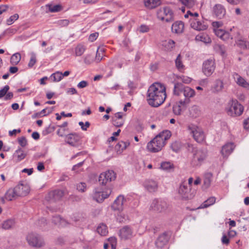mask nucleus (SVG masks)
I'll return each instance as SVG.
<instances>
[{"label": "nucleus", "mask_w": 249, "mask_h": 249, "mask_svg": "<svg viewBox=\"0 0 249 249\" xmlns=\"http://www.w3.org/2000/svg\"><path fill=\"white\" fill-rule=\"evenodd\" d=\"M166 96L165 85L160 83H155L148 89L147 101L150 106L157 107L164 103Z\"/></svg>", "instance_id": "f257e3e1"}, {"label": "nucleus", "mask_w": 249, "mask_h": 249, "mask_svg": "<svg viewBox=\"0 0 249 249\" xmlns=\"http://www.w3.org/2000/svg\"><path fill=\"white\" fill-rule=\"evenodd\" d=\"M173 94L179 98L184 96V99H181L175 104L180 106L182 110L190 103V99L195 96L196 92L194 89L189 87L184 86L180 83H177L174 85Z\"/></svg>", "instance_id": "f03ea898"}, {"label": "nucleus", "mask_w": 249, "mask_h": 249, "mask_svg": "<svg viewBox=\"0 0 249 249\" xmlns=\"http://www.w3.org/2000/svg\"><path fill=\"white\" fill-rule=\"evenodd\" d=\"M171 136V133L169 130L162 131L147 143L146 146L147 150L153 153H157L161 151L165 145L166 141Z\"/></svg>", "instance_id": "7ed1b4c3"}, {"label": "nucleus", "mask_w": 249, "mask_h": 249, "mask_svg": "<svg viewBox=\"0 0 249 249\" xmlns=\"http://www.w3.org/2000/svg\"><path fill=\"white\" fill-rule=\"evenodd\" d=\"M189 17H190L189 19L190 26L192 28L198 31H204L207 29V25L202 19L198 18L197 13H192L190 11H188L184 15V17L188 18Z\"/></svg>", "instance_id": "20e7f679"}, {"label": "nucleus", "mask_w": 249, "mask_h": 249, "mask_svg": "<svg viewBox=\"0 0 249 249\" xmlns=\"http://www.w3.org/2000/svg\"><path fill=\"white\" fill-rule=\"evenodd\" d=\"M228 115L232 117L240 116L243 112V107L236 100L230 101L226 107Z\"/></svg>", "instance_id": "39448f33"}, {"label": "nucleus", "mask_w": 249, "mask_h": 249, "mask_svg": "<svg viewBox=\"0 0 249 249\" xmlns=\"http://www.w3.org/2000/svg\"><path fill=\"white\" fill-rule=\"evenodd\" d=\"M189 134L197 142H202L205 139L204 131L201 127L196 124H190L187 126Z\"/></svg>", "instance_id": "423d86ee"}, {"label": "nucleus", "mask_w": 249, "mask_h": 249, "mask_svg": "<svg viewBox=\"0 0 249 249\" xmlns=\"http://www.w3.org/2000/svg\"><path fill=\"white\" fill-rule=\"evenodd\" d=\"M174 12L170 7L168 6L160 7L157 12V16L160 20L169 22L174 20Z\"/></svg>", "instance_id": "0eeeda50"}, {"label": "nucleus", "mask_w": 249, "mask_h": 249, "mask_svg": "<svg viewBox=\"0 0 249 249\" xmlns=\"http://www.w3.org/2000/svg\"><path fill=\"white\" fill-rule=\"evenodd\" d=\"M111 190L109 188L106 187H99L95 189L93 198L98 202H103L111 194Z\"/></svg>", "instance_id": "6e6552de"}, {"label": "nucleus", "mask_w": 249, "mask_h": 249, "mask_svg": "<svg viewBox=\"0 0 249 249\" xmlns=\"http://www.w3.org/2000/svg\"><path fill=\"white\" fill-rule=\"evenodd\" d=\"M26 240L30 246L36 248H41L45 245L43 238L36 233H29L27 236Z\"/></svg>", "instance_id": "1a4fd4ad"}, {"label": "nucleus", "mask_w": 249, "mask_h": 249, "mask_svg": "<svg viewBox=\"0 0 249 249\" xmlns=\"http://www.w3.org/2000/svg\"><path fill=\"white\" fill-rule=\"evenodd\" d=\"M118 234L121 240L126 241L131 240L135 236V232L131 227L124 226L119 230Z\"/></svg>", "instance_id": "9d476101"}, {"label": "nucleus", "mask_w": 249, "mask_h": 249, "mask_svg": "<svg viewBox=\"0 0 249 249\" xmlns=\"http://www.w3.org/2000/svg\"><path fill=\"white\" fill-rule=\"evenodd\" d=\"M193 153L192 164L194 166H199L205 160L207 152L205 150L196 149L193 150Z\"/></svg>", "instance_id": "9b49d317"}, {"label": "nucleus", "mask_w": 249, "mask_h": 249, "mask_svg": "<svg viewBox=\"0 0 249 249\" xmlns=\"http://www.w3.org/2000/svg\"><path fill=\"white\" fill-rule=\"evenodd\" d=\"M168 207L167 202L161 199H155L151 204L150 208L157 213H163L166 211Z\"/></svg>", "instance_id": "f8f14e48"}, {"label": "nucleus", "mask_w": 249, "mask_h": 249, "mask_svg": "<svg viewBox=\"0 0 249 249\" xmlns=\"http://www.w3.org/2000/svg\"><path fill=\"white\" fill-rule=\"evenodd\" d=\"M215 69V64L213 59L205 61L202 65V72L206 76H210Z\"/></svg>", "instance_id": "ddd939ff"}, {"label": "nucleus", "mask_w": 249, "mask_h": 249, "mask_svg": "<svg viewBox=\"0 0 249 249\" xmlns=\"http://www.w3.org/2000/svg\"><path fill=\"white\" fill-rule=\"evenodd\" d=\"M116 178L115 174L112 170H108L101 173L99 178V182L103 185H106Z\"/></svg>", "instance_id": "4468645a"}, {"label": "nucleus", "mask_w": 249, "mask_h": 249, "mask_svg": "<svg viewBox=\"0 0 249 249\" xmlns=\"http://www.w3.org/2000/svg\"><path fill=\"white\" fill-rule=\"evenodd\" d=\"M126 202V199L122 195L119 196L114 200L111 205V208L114 211H123L124 206Z\"/></svg>", "instance_id": "2eb2a0df"}, {"label": "nucleus", "mask_w": 249, "mask_h": 249, "mask_svg": "<svg viewBox=\"0 0 249 249\" xmlns=\"http://www.w3.org/2000/svg\"><path fill=\"white\" fill-rule=\"evenodd\" d=\"M235 145L233 142H228L223 145L221 150V154L223 158H227L233 152Z\"/></svg>", "instance_id": "dca6fc26"}, {"label": "nucleus", "mask_w": 249, "mask_h": 249, "mask_svg": "<svg viewBox=\"0 0 249 249\" xmlns=\"http://www.w3.org/2000/svg\"><path fill=\"white\" fill-rule=\"evenodd\" d=\"M15 188L19 197L26 196L30 192V187L27 183H19Z\"/></svg>", "instance_id": "f3484780"}, {"label": "nucleus", "mask_w": 249, "mask_h": 249, "mask_svg": "<svg viewBox=\"0 0 249 249\" xmlns=\"http://www.w3.org/2000/svg\"><path fill=\"white\" fill-rule=\"evenodd\" d=\"M80 140V137L78 135L71 133L66 135L65 141L69 144L75 146L78 145Z\"/></svg>", "instance_id": "a211bd4d"}, {"label": "nucleus", "mask_w": 249, "mask_h": 249, "mask_svg": "<svg viewBox=\"0 0 249 249\" xmlns=\"http://www.w3.org/2000/svg\"><path fill=\"white\" fill-rule=\"evenodd\" d=\"M169 237L166 233L160 234L155 241V245L157 248L161 249L168 243Z\"/></svg>", "instance_id": "6ab92c4d"}, {"label": "nucleus", "mask_w": 249, "mask_h": 249, "mask_svg": "<svg viewBox=\"0 0 249 249\" xmlns=\"http://www.w3.org/2000/svg\"><path fill=\"white\" fill-rule=\"evenodd\" d=\"M214 32L217 37L224 41L232 39V37L230 34L224 30L221 29H214Z\"/></svg>", "instance_id": "aec40b11"}, {"label": "nucleus", "mask_w": 249, "mask_h": 249, "mask_svg": "<svg viewBox=\"0 0 249 249\" xmlns=\"http://www.w3.org/2000/svg\"><path fill=\"white\" fill-rule=\"evenodd\" d=\"M213 14L217 18H221L226 14V9L221 4H216L213 8Z\"/></svg>", "instance_id": "412c9836"}, {"label": "nucleus", "mask_w": 249, "mask_h": 249, "mask_svg": "<svg viewBox=\"0 0 249 249\" xmlns=\"http://www.w3.org/2000/svg\"><path fill=\"white\" fill-rule=\"evenodd\" d=\"M233 77L237 85L244 88L249 89V83L238 73H234Z\"/></svg>", "instance_id": "4be33fe9"}, {"label": "nucleus", "mask_w": 249, "mask_h": 249, "mask_svg": "<svg viewBox=\"0 0 249 249\" xmlns=\"http://www.w3.org/2000/svg\"><path fill=\"white\" fill-rule=\"evenodd\" d=\"M144 186L149 192H154L158 190V183L153 179H148L145 182Z\"/></svg>", "instance_id": "5701e85b"}, {"label": "nucleus", "mask_w": 249, "mask_h": 249, "mask_svg": "<svg viewBox=\"0 0 249 249\" xmlns=\"http://www.w3.org/2000/svg\"><path fill=\"white\" fill-rule=\"evenodd\" d=\"M184 25L183 22L180 21L175 22L172 26L171 30L173 33L180 34L183 32Z\"/></svg>", "instance_id": "b1692460"}, {"label": "nucleus", "mask_w": 249, "mask_h": 249, "mask_svg": "<svg viewBox=\"0 0 249 249\" xmlns=\"http://www.w3.org/2000/svg\"><path fill=\"white\" fill-rule=\"evenodd\" d=\"M19 197L15 187L8 190L4 196L5 199L8 201H12Z\"/></svg>", "instance_id": "393cba45"}, {"label": "nucleus", "mask_w": 249, "mask_h": 249, "mask_svg": "<svg viewBox=\"0 0 249 249\" xmlns=\"http://www.w3.org/2000/svg\"><path fill=\"white\" fill-rule=\"evenodd\" d=\"M191 188L187 185V182H183L180 185L178 189V193L183 198H188V194L189 193Z\"/></svg>", "instance_id": "a878e982"}, {"label": "nucleus", "mask_w": 249, "mask_h": 249, "mask_svg": "<svg viewBox=\"0 0 249 249\" xmlns=\"http://www.w3.org/2000/svg\"><path fill=\"white\" fill-rule=\"evenodd\" d=\"M112 123L114 125L117 127L122 126L124 123L122 113H116L112 118Z\"/></svg>", "instance_id": "bb28decb"}, {"label": "nucleus", "mask_w": 249, "mask_h": 249, "mask_svg": "<svg viewBox=\"0 0 249 249\" xmlns=\"http://www.w3.org/2000/svg\"><path fill=\"white\" fill-rule=\"evenodd\" d=\"M195 40L196 41H201L205 44L210 43L211 42V39L209 36L204 33L200 34L197 35L195 37Z\"/></svg>", "instance_id": "cd10ccee"}, {"label": "nucleus", "mask_w": 249, "mask_h": 249, "mask_svg": "<svg viewBox=\"0 0 249 249\" xmlns=\"http://www.w3.org/2000/svg\"><path fill=\"white\" fill-rule=\"evenodd\" d=\"M175 66L178 70L180 72H183L185 70V65L182 61V57L179 54L175 60Z\"/></svg>", "instance_id": "c85d7f7f"}, {"label": "nucleus", "mask_w": 249, "mask_h": 249, "mask_svg": "<svg viewBox=\"0 0 249 249\" xmlns=\"http://www.w3.org/2000/svg\"><path fill=\"white\" fill-rule=\"evenodd\" d=\"M129 145H130V142L128 141H126V142L121 141V142H119L116 145L115 148V149L116 150L117 153L120 154L124 150H125Z\"/></svg>", "instance_id": "c756f323"}, {"label": "nucleus", "mask_w": 249, "mask_h": 249, "mask_svg": "<svg viewBox=\"0 0 249 249\" xmlns=\"http://www.w3.org/2000/svg\"><path fill=\"white\" fill-rule=\"evenodd\" d=\"M175 42L171 39H167L162 41L161 45L163 49L167 51H171L175 47Z\"/></svg>", "instance_id": "7c9ffc66"}, {"label": "nucleus", "mask_w": 249, "mask_h": 249, "mask_svg": "<svg viewBox=\"0 0 249 249\" xmlns=\"http://www.w3.org/2000/svg\"><path fill=\"white\" fill-rule=\"evenodd\" d=\"M160 3V0H144L145 6L149 9L154 8Z\"/></svg>", "instance_id": "2f4dec72"}, {"label": "nucleus", "mask_w": 249, "mask_h": 249, "mask_svg": "<svg viewBox=\"0 0 249 249\" xmlns=\"http://www.w3.org/2000/svg\"><path fill=\"white\" fill-rule=\"evenodd\" d=\"M212 175L211 174L208 173L205 174L202 185V188L203 189H207L210 186L212 181Z\"/></svg>", "instance_id": "473e14b6"}, {"label": "nucleus", "mask_w": 249, "mask_h": 249, "mask_svg": "<svg viewBox=\"0 0 249 249\" xmlns=\"http://www.w3.org/2000/svg\"><path fill=\"white\" fill-rule=\"evenodd\" d=\"M96 231L101 236H106L108 233L107 227L103 223L100 224L98 226Z\"/></svg>", "instance_id": "72a5a7b5"}, {"label": "nucleus", "mask_w": 249, "mask_h": 249, "mask_svg": "<svg viewBox=\"0 0 249 249\" xmlns=\"http://www.w3.org/2000/svg\"><path fill=\"white\" fill-rule=\"evenodd\" d=\"M52 221L54 224L59 226H65L67 224L66 221L59 216H53Z\"/></svg>", "instance_id": "f704fd0d"}, {"label": "nucleus", "mask_w": 249, "mask_h": 249, "mask_svg": "<svg viewBox=\"0 0 249 249\" xmlns=\"http://www.w3.org/2000/svg\"><path fill=\"white\" fill-rule=\"evenodd\" d=\"M215 200L216 198L215 197H210L209 198H208L206 201H205L203 203H202L198 208L204 209L207 208L213 205L215 202Z\"/></svg>", "instance_id": "c9c22d12"}, {"label": "nucleus", "mask_w": 249, "mask_h": 249, "mask_svg": "<svg viewBox=\"0 0 249 249\" xmlns=\"http://www.w3.org/2000/svg\"><path fill=\"white\" fill-rule=\"evenodd\" d=\"M223 88V82L220 80H216L212 87V90L213 92H219L222 90Z\"/></svg>", "instance_id": "e433bc0d"}, {"label": "nucleus", "mask_w": 249, "mask_h": 249, "mask_svg": "<svg viewBox=\"0 0 249 249\" xmlns=\"http://www.w3.org/2000/svg\"><path fill=\"white\" fill-rule=\"evenodd\" d=\"M15 225V222L13 219H8L2 223V228L4 230H9L13 228Z\"/></svg>", "instance_id": "4c0bfd02"}, {"label": "nucleus", "mask_w": 249, "mask_h": 249, "mask_svg": "<svg viewBox=\"0 0 249 249\" xmlns=\"http://www.w3.org/2000/svg\"><path fill=\"white\" fill-rule=\"evenodd\" d=\"M21 59V55L19 53H17L13 54L10 59V63L14 65H17Z\"/></svg>", "instance_id": "58836bf2"}, {"label": "nucleus", "mask_w": 249, "mask_h": 249, "mask_svg": "<svg viewBox=\"0 0 249 249\" xmlns=\"http://www.w3.org/2000/svg\"><path fill=\"white\" fill-rule=\"evenodd\" d=\"M26 157V154L23 150L19 148L18 149L15 154V157L17 158L18 161H20L23 160Z\"/></svg>", "instance_id": "ea45409f"}, {"label": "nucleus", "mask_w": 249, "mask_h": 249, "mask_svg": "<svg viewBox=\"0 0 249 249\" xmlns=\"http://www.w3.org/2000/svg\"><path fill=\"white\" fill-rule=\"evenodd\" d=\"M190 113L193 117L196 118L200 115V110L198 107L194 106L191 108Z\"/></svg>", "instance_id": "a19ab883"}, {"label": "nucleus", "mask_w": 249, "mask_h": 249, "mask_svg": "<svg viewBox=\"0 0 249 249\" xmlns=\"http://www.w3.org/2000/svg\"><path fill=\"white\" fill-rule=\"evenodd\" d=\"M86 50L85 46L83 44H78L75 49V53L76 56H81L85 52Z\"/></svg>", "instance_id": "79ce46f5"}, {"label": "nucleus", "mask_w": 249, "mask_h": 249, "mask_svg": "<svg viewBox=\"0 0 249 249\" xmlns=\"http://www.w3.org/2000/svg\"><path fill=\"white\" fill-rule=\"evenodd\" d=\"M51 78L53 79L54 82H59L63 78L62 73L60 71H56L51 75Z\"/></svg>", "instance_id": "37998d69"}, {"label": "nucleus", "mask_w": 249, "mask_h": 249, "mask_svg": "<svg viewBox=\"0 0 249 249\" xmlns=\"http://www.w3.org/2000/svg\"><path fill=\"white\" fill-rule=\"evenodd\" d=\"M237 45L241 49L249 50V42L248 41L239 40L236 42Z\"/></svg>", "instance_id": "c03bdc74"}, {"label": "nucleus", "mask_w": 249, "mask_h": 249, "mask_svg": "<svg viewBox=\"0 0 249 249\" xmlns=\"http://www.w3.org/2000/svg\"><path fill=\"white\" fill-rule=\"evenodd\" d=\"M160 168L164 170H169L174 168L173 164L169 161L163 162L161 163Z\"/></svg>", "instance_id": "a18cd8bd"}, {"label": "nucleus", "mask_w": 249, "mask_h": 249, "mask_svg": "<svg viewBox=\"0 0 249 249\" xmlns=\"http://www.w3.org/2000/svg\"><path fill=\"white\" fill-rule=\"evenodd\" d=\"M49 10L51 12H57L62 10V6L60 4L48 5Z\"/></svg>", "instance_id": "49530a36"}, {"label": "nucleus", "mask_w": 249, "mask_h": 249, "mask_svg": "<svg viewBox=\"0 0 249 249\" xmlns=\"http://www.w3.org/2000/svg\"><path fill=\"white\" fill-rule=\"evenodd\" d=\"M109 244L111 247V249H116L117 246V238L115 236H112L107 239Z\"/></svg>", "instance_id": "de8ad7c7"}, {"label": "nucleus", "mask_w": 249, "mask_h": 249, "mask_svg": "<svg viewBox=\"0 0 249 249\" xmlns=\"http://www.w3.org/2000/svg\"><path fill=\"white\" fill-rule=\"evenodd\" d=\"M119 213L116 216V219L120 222H123L125 221L127 218V216L122 213V211H118Z\"/></svg>", "instance_id": "09e8293b"}, {"label": "nucleus", "mask_w": 249, "mask_h": 249, "mask_svg": "<svg viewBox=\"0 0 249 249\" xmlns=\"http://www.w3.org/2000/svg\"><path fill=\"white\" fill-rule=\"evenodd\" d=\"M19 18L18 14H15L11 16L8 19L6 20V23L7 25H10L12 24L15 21L17 20Z\"/></svg>", "instance_id": "8fccbe9b"}, {"label": "nucleus", "mask_w": 249, "mask_h": 249, "mask_svg": "<svg viewBox=\"0 0 249 249\" xmlns=\"http://www.w3.org/2000/svg\"><path fill=\"white\" fill-rule=\"evenodd\" d=\"M181 3L185 6L189 7H193L195 4L194 0H180Z\"/></svg>", "instance_id": "3c124183"}, {"label": "nucleus", "mask_w": 249, "mask_h": 249, "mask_svg": "<svg viewBox=\"0 0 249 249\" xmlns=\"http://www.w3.org/2000/svg\"><path fill=\"white\" fill-rule=\"evenodd\" d=\"M171 147L174 151L177 152L180 149L181 144L179 142H175L171 144Z\"/></svg>", "instance_id": "603ef678"}, {"label": "nucleus", "mask_w": 249, "mask_h": 249, "mask_svg": "<svg viewBox=\"0 0 249 249\" xmlns=\"http://www.w3.org/2000/svg\"><path fill=\"white\" fill-rule=\"evenodd\" d=\"M183 83L185 84H189L191 82L192 79L188 76L182 75L178 78Z\"/></svg>", "instance_id": "864d4df0"}, {"label": "nucleus", "mask_w": 249, "mask_h": 249, "mask_svg": "<svg viewBox=\"0 0 249 249\" xmlns=\"http://www.w3.org/2000/svg\"><path fill=\"white\" fill-rule=\"evenodd\" d=\"M36 56L35 53H33L31 54L30 60L28 63V66L30 68H32L36 63Z\"/></svg>", "instance_id": "5fc2aeb1"}, {"label": "nucleus", "mask_w": 249, "mask_h": 249, "mask_svg": "<svg viewBox=\"0 0 249 249\" xmlns=\"http://www.w3.org/2000/svg\"><path fill=\"white\" fill-rule=\"evenodd\" d=\"M182 109L180 108V107L177 106L175 104L173 107V113L176 115H179L181 114Z\"/></svg>", "instance_id": "6e6d98bb"}, {"label": "nucleus", "mask_w": 249, "mask_h": 249, "mask_svg": "<svg viewBox=\"0 0 249 249\" xmlns=\"http://www.w3.org/2000/svg\"><path fill=\"white\" fill-rule=\"evenodd\" d=\"M77 189L81 192H84L87 189V186L85 183L81 182L77 185Z\"/></svg>", "instance_id": "4d7b16f0"}, {"label": "nucleus", "mask_w": 249, "mask_h": 249, "mask_svg": "<svg viewBox=\"0 0 249 249\" xmlns=\"http://www.w3.org/2000/svg\"><path fill=\"white\" fill-rule=\"evenodd\" d=\"M138 30L141 33H147L149 31V27L146 25H141L139 27Z\"/></svg>", "instance_id": "13d9d810"}, {"label": "nucleus", "mask_w": 249, "mask_h": 249, "mask_svg": "<svg viewBox=\"0 0 249 249\" xmlns=\"http://www.w3.org/2000/svg\"><path fill=\"white\" fill-rule=\"evenodd\" d=\"M67 130L68 129L66 128L60 127L57 131V134L59 136L62 137L65 136L66 132Z\"/></svg>", "instance_id": "bf43d9fd"}, {"label": "nucleus", "mask_w": 249, "mask_h": 249, "mask_svg": "<svg viewBox=\"0 0 249 249\" xmlns=\"http://www.w3.org/2000/svg\"><path fill=\"white\" fill-rule=\"evenodd\" d=\"M18 142L19 144L22 147H25L27 144V141L26 139L24 137H21L18 139Z\"/></svg>", "instance_id": "052dcab7"}, {"label": "nucleus", "mask_w": 249, "mask_h": 249, "mask_svg": "<svg viewBox=\"0 0 249 249\" xmlns=\"http://www.w3.org/2000/svg\"><path fill=\"white\" fill-rule=\"evenodd\" d=\"M9 89V87L6 85L3 87V88L0 90V98L3 97L6 95L7 92Z\"/></svg>", "instance_id": "680f3d73"}, {"label": "nucleus", "mask_w": 249, "mask_h": 249, "mask_svg": "<svg viewBox=\"0 0 249 249\" xmlns=\"http://www.w3.org/2000/svg\"><path fill=\"white\" fill-rule=\"evenodd\" d=\"M79 125L81 126V129L83 130H87V128L89 127L90 125V124L89 122H85V124H84L82 122H79Z\"/></svg>", "instance_id": "e2e57ef3"}, {"label": "nucleus", "mask_w": 249, "mask_h": 249, "mask_svg": "<svg viewBox=\"0 0 249 249\" xmlns=\"http://www.w3.org/2000/svg\"><path fill=\"white\" fill-rule=\"evenodd\" d=\"M69 23L70 21L68 19H61L57 22L58 24L61 27L67 26L69 25Z\"/></svg>", "instance_id": "0e129e2a"}, {"label": "nucleus", "mask_w": 249, "mask_h": 249, "mask_svg": "<svg viewBox=\"0 0 249 249\" xmlns=\"http://www.w3.org/2000/svg\"><path fill=\"white\" fill-rule=\"evenodd\" d=\"M64 194L63 191L58 190L54 192V196L55 198H60L63 196Z\"/></svg>", "instance_id": "69168bd1"}, {"label": "nucleus", "mask_w": 249, "mask_h": 249, "mask_svg": "<svg viewBox=\"0 0 249 249\" xmlns=\"http://www.w3.org/2000/svg\"><path fill=\"white\" fill-rule=\"evenodd\" d=\"M223 23L221 21H214L212 23L213 30L214 29H220L219 28L222 27Z\"/></svg>", "instance_id": "338daca9"}, {"label": "nucleus", "mask_w": 249, "mask_h": 249, "mask_svg": "<svg viewBox=\"0 0 249 249\" xmlns=\"http://www.w3.org/2000/svg\"><path fill=\"white\" fill-rule=\"evenodd\" d=\"M98 36V33H95L90 35L89 37V39L90 41L93 42L96 39Z\"/></svg>", "instance_id": "774afa93"}]
</instances>
